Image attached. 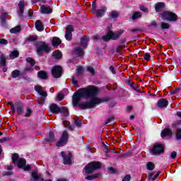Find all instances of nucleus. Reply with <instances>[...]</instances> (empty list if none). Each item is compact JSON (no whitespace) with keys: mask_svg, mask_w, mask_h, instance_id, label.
<instances>
[{"mask_svg":"<svg viewBox=\"0 0 181 181\" xmlns=\"http://www.w3.org/2000/svg\"><path fill=\"white\" fill-rule=\"evenodd\" d=\"M26 62L29 63L31 66V67H33L35 64H36V62H35V59L33 58L28 57L26 59Z\"/></svg>","mask_w":181,"mask_h":181,"instance_id":"obj_37","label":"nucleus"},{"mask_svg":"<svg viewBox=\"0 0 181 181\" xmlns=\"http://www.w3.org/2000/svg\"><path fill=\"white\" fill-rule=\"evenodd\" d=\"M88 42H90V38L86 35L81 38V45L83 47H87L88 46Z\"/></svg>","mask_w":181,"mask_h":181,"instance_id":"obj_22","label":"nucleus"},{"mask_svg":"<svg viewBox=\"0 0 181 181\" xmlns=\"http://www.w3.org/2000/svg\"><path fill=\"white\" fill-rule=\"evenodd\" d=\"M13 163H17V166L19 168H23L26 165V160L25 158H20L18 153L12 154Z\"/></svg>","mask_w":181,"mask_h":181,"instance_id":"obj_6","label":"nucleus"},{"mask_svg":"<svg viewBox=\"0 0 181 181\" xmlns=\"http://www.w3.org/2000/svg\"><path fill=\"white\" fill-rule=\"evenodd\" d=\"M34 88L40 95H42V97H47V92H45L43 87L41 86H35Z\"/></svg>","mask_w":181,"mask_h":181,"instance_id":"obj_18","label":"nucleus"},{"mask_svg":"<svg viewBox=\"0 0 181 181\" xmlns=\"http://www.w3.org/2000/svg\"><path fill=\"white\" fill-rule=\"evenodd\" d=\"M6 66V56H5V54H1L0 56V66Z\"/></svg>","mask_w":181,"mask_h":181,"instance_id":"obj_26","label":"nucleus"},{"mask_svg":"<svg viewBox=\"0 0 181 181\" xmlns=\"http://www.w3.org/2000/svg\"><path fill=\"white\" fill-rule=\"evenodd\" d=\"M165 4L163 2H158L155 4L156 12H162L165 8Z\"/></svg>","mask_w":181,"mask_h":181,"instance_id":"obj_20","label":"nucleus"},{"mask_svg":"<svg viewBox=\"0 0 181 181\" xmlns=\"http://www.w3.org/2000/svg\"><path fill=\"white\" fill-rule=\"evenodd\" d=\"M99 174H95L92 175H88L86 177V180H93V179H97V177H99Z\"/></svg>","mask_w":181,"mask_h":181,"instance_id":"obj_36","label":"nucleus"},{"mask_svg":"<svg viewBox=\"0 0 181 181\" xmlns=\"http://www.w3.org/2000/svg\"><path fill=\"white\" fill-rule=\"evenodd\" d=\"M124 33V30H119V31L114 33L112 31H109L106 35L102 37L104 42H110V40H117L119 39L121 35Z\"/></svg>","mask_w":181,"mask_h":181,"instance_id":"obj_4","label":"nucleus"},{"mask_svg":"<svg viewBox=\"0 0 181 181\" xmlns=\"http://www.w3.org/2000/svg\"><path fill=\"white\" fill-rule=\"evenodd\" d=\"M173 135V132L169 128L164 129L160 134L161 138H165L166 136H172Z\"/></svg>","mask_w":181,"mask_h":181,"instance_id":"obj_19","label":"nucleus"},{"mask_svg":"<svg viewBox=\"0 0 181 181\" xmlns=\"http://www.w3.org/2000/svg\"><path fill=\"white\" fill-rule=\"evenodd\" d=\"M27 40H28V42H36V40H37V37L33 36V35H30L27 38Z\"/></svg>","mask_w":181,"mask_h":181,"instance_id":"obj_42","label":"nucleus"},{"mask_svg":"<svg viewBox=\"0 0 181 181\" xmlns=\"http://www.w3.org/2000/svg\"><path fill=\"white\" fill-rule=\"evenodd\" d=\"M97 8V5L95 4V1H93L92 4V11H94V9Z\"/></svg>","mask_w":181,"mask_h":181,"instance_id":"obj_61","label":"nucleus"},{"mask_svg":"<svg viewBox=\"0 0 181 181\" xmlns=\"http://www.w3.org/2000/svg\"><path fill=\"white\" fill-rule=\"evenodd\" d=\"M75 52L76 54H78V56H80L81 57H83V56H84V51L80 47H77L76 48H75Z\"/></svg>","mask_w":181,"mask_h":181,"instance_id":"obj_27","label":"nucleus"},{"mask_svg":"<svg viewBox=\"0 0 181 181\" xmlns=\"http://www.w3.org/2000/svg\"><path fill=\"white\" fill-rule=\"evenodd\" d=\"M103 164L98 161H93L89 163L85 168L84 172L86 175H90L98 169H100Z\"/></svg>","mask_w":181,"mask_h":181,"instance_id":"obj_3","label":"nucleus"},{"mask_svg":"<svg viewBox=\"0 0 181 181\" xmlns=\"http://www.w3.org/2000/svg\"><path fill=\"white\" fill-rule=\"evenodd\" d=\"M77 73H78V74H83V67L78 66L77 69Z\"/></svg>","mask_w":181,"mask_h":181,"instance_id":"obj_54","label":"nucleus"},{"mask_svg":"<svg viewBox=\"0 0 181 181\" xmlns=\"http://www.w3.org/2000/svg\"><path fill=\"white\" fill-rule=\"evenodd\" d=\"M10 59H13L19 57V52L18 50H13L9 55Z\"/></svg>","mask_w":181,"mask_h":181,"instance_id":"obj_29","label":"nucleus"},{"mask_svg":"<svg viewBox=\"0 0 181 181\" xmlns=\"http://www.w3.org/2000/svg\"><path fill=\"white\" fill-rule=\"evenodd\" d=\"M109 16L113 19H115V18H118V16H119V13L115 11H112L110 12Z\"/></svg>","mask_w":181,"mask_h":181,"instance_id":"obj_35","label":"nucleus"},{"mask_svg":"<svg viewBox=\"0 0 181 181\" xmlns=\"http://www.w3.org/2000/svg\"><path fill=\"white\" fill-rule=\"evenodd\" d=\"M57 98H58L59 101H62L63 100V94L59 93L57 95Z\"/></svg>","mask_w":181,"mask_h":181,"instance_id":"obj_59","label":"nucleus"},{"mask_svg":"<svg viewBox=\"0 0 181 181\" xmlns=\"http://www.w3.org/2000/svg\"><path fill=\"white\" fill-rule=\"evenodd\" d=\"M46 140H47V142H48L49 144H52V142L54 141V133H53V132H49V136L46 139Z\"/></svg>","mask_w":181,"mask_h":181,"instance_id":"obj_25","label":"nucleus"},{"mask_svg":"<svg viewBox=\"0 0 181 181\" xmlns=\"http://www.w3.org/2000/svg\"><path fill=\"white\" fill-rule=\"evenodd\" d=\"M87 71L90 73V74H94L95 73V70L92 66H88Z\"/></svg>","mask_w":181,"mask_h":181,"instance_id":"obj_45","label":"nucleus"},{"mask_svg":"<svg viewBox=\"0 0 181 181\" xmlns=\"http://www.w3.org/2000/svg\"><path fill=\"white\" fill-rule=\"evenodd\" d=\"M144 59L146 62H149L151 60V54L149 53L144 54Z\"/></svg>","mask_w":181,"mask_h":181,"instance_id":"obj_47","label":"nucleus"},{"mask_svg":"<svg viewBox=\"0 0 181 181\" xmlns=\"http://www.w3.org/2000/svg\"><path fill=\"white\" fill-rule=\"evenodd\" d=\"M43 52H45V53H49L50 47H49V45H47L45 42L42 41L37 45V53L39 56H41Z\"/></svg>","mask_w":181,"mask_h":181,"instance_id":"obj_5","label":"nucleus"},{"mask_svg":"<svg viewBox=\"0 0 181 181\" xmlns=\"http://www.w3.org/2000/svg\"><path fill=\"white\" fill-rule=\"evenodd\" d=\"M99 91L100 89L95 86H88L86 88H81L72 97L74 107L78 105L81 110H89L101 104L103 100L97 98Z\"/></svg>","mask_w":181,"mask_h":181,"instance_id":"obj_1","label":"nucleus"},{"mask_svg":"<svg viewBox=\"0 0 181 181\" xmlns=\"http://www.w3.org/2000/svg\"><path fill=\"white\" fill-rule=\"evenodd\" d=\"M129 180H131L130 175H127L126 176H124V177L122 180V181H129Z\"/></svg>","mask_w":181,"mask_h":181,"instance_id":"obj_50","label":"nucleus"},{"mask_svg":"<svg viewBox=\"0 0 181 181\" xmlns=\"http://www.w3.org/2000/svg\"><path fill=\"white\" fill-rule=\"evenodd\" d=\"M16 110L18 115H22V114H23V107H22V105H18Z\"/></svg>","mask_w":181,"mask_h":181,"instance_id":"obj_38","label":"nucleus"},{"mask_svg":"<svg viewBox=\"0 0 181 181\" xmlns=\"http://www.w3.org/2000/svg\"><path fill=\"white\" fill-rule=\"evenodd\" d=\"M169 105V102L165 98L160 99L157 103V107L158 108H166Z\"/></svg>","mask_w":181,"mask_h":181,"instance_id":"obj_15","label":"nucleus"},{"mask_svg":"<svg viewBox=\"0 0 181 181\" xmlns=\"http://www.w3.org/2000/svg\"><path fill=\"white\" fill-rule=\"evenodd\" d=\"M0 45H8V41L4 38H0Z\"/></svg>","mask_w":181,"mask_h":181,"instance_id":"obj_48","label":"nucleus"},{"mask_svg":"<svg viewBox=\"0 0 181 181\" xmlns=\"http://www.w3.org/2000/svg\"><path fill=\"white\" fill-rule=\"evenodd\" d=\"M147 169L148 170H153L155 169V164L152 162L147 163Z\"/></svg>","mask_w":181,"mask_h":181,"instance_id":"obj_40","label":"nucleus"},{"mask_svg":"<svg viewBox=\"0 0 181 181\" xmlns=\"http://www.w3.org/2000/svg\"><path fill=\"white\" fill-rule=\"evenodd\" d=\"M6 18H8V13H3L1 16V25H4L6 23Z\"/></svg>","mask_w":181,"mask_h":181,"instance_id":"obj_31","label":"nucleus"},{"mask_svg":"<svg viewBox=\"0 0 181 181\" xmlns=\"http://www.w3.org/2000/svg\"><path fill=\"white\" fill-rule=\"evenodd\" d=\"M0 67L2 69L4 73H6L8 71V66H6V64L5 66H1Z\"/></svg>","mask_w":181,"mask_h":181,"instance_id":"obj_55","label":"nucleus"},{"mask_svg":"<svg viewBox=\"0 0 181 181\" xmlns=\"http://www.w3.org/2000/svg\"><path fill=\"white\" fill-rule=\"evenodd\" d=\"M110 70L112 71V74H116L115 68L113 66H110Z\"/></svg>","mask_w":181,"mask_h":181,"instance_id":"obj_56","label":"nucleus"},{"mask_svg":"<svg viewBox=\"0 0 181 181\" xmlns=\"http://www.w3.org/2000/svg\"><path fill=\"white\" fill-rule=\"evenodd\" d=\"M71 83H72V84H74V86L75 87H77V88L80 87L78 86V82L77 81H76V77H74V76H72V78H71Z\"/></svg>","mask_w":181,"mask_h":181,"instance_id":"obj_43","label":"nucleus"},{"mask_svg":"<svg viewBox=\"0 0 181 181\" xmlns=\"http://www.w3.org/2000/svg\"><path fill=\"white\" fill-rule=\"evenodd\" d=\"M176 156H177V153L176 151H173L170 154L171 159H176Z\"/></svg>","mask_w":181,"mask_h":181,"instance_id":"obj_49","label":"nucleus"},{"mask_svg":"<svg viewBox=\"0 0 181 181\" xmlns=\"http://www.w3.org/2000/svg\"><path fill=\"white\" fill-rule=\"evenodd\" d=\"M160 175V171H158L152 178V180H156L159 175Z\"/></svg>","mask_w":181,"mask_h":181,"instance_id":"obj_52","label":"nucleus"},{"mask_svg":"<svg viewBox=\"0 0 181 181\" xmlns=\"http://www.w3.org/2000/svg\"><path fill=\"white\" fill-rule=\"evenodd\" d=\"M30 115H32V110H30V108H27L25 117L28 118L30 117Z\"/></svg>","mask_w":181,"mask_h":181,"instance_id":"obj_44","label":"nucleus"},{"mask_svg":"<svg viewBox=\"0 0 181 181\" xmlns=\"http://www.w3.org/2000/svg\"><path fill=\"white\" fill-rule=\"evenodd\" d=\"M163 21H170V22H175L177 20V16H176L172 11H164L162 14Z\"/></svg>","mask_w":181,"mask_h":181,"instance_id":"obj_7","label":"nucleus"},{"mask_svg":"<svg viewBox=\"0 0 181 181\" xmlns=\"http://www.w3.org/2000/svg\"><path fill=\"white\" fill-rule=\"evenodd\" d=\"M108 170L110 172V173H115V170L113 168H109Z\"/></svg>","mask_w":181,"mask_h":181,"instance_id":"obj_63","label":"nucleus"},{"mask_svg":"<svg viewBox=\"0 0 181 181\" xmlns=\"http://www.w3.org/2000/svg\"><path fill=\"white\" fill-rule=\"evenodd\" d=\"M160 28L163 30L165 29H169V28H170V25L168 23L162 22L160 23Z\"/></svg>","mask_w":181,"mask_h":181,"instance_id":"obj_41","label":"nucleus"},{"mask_svg":"<svg viewBox=\"0 0 181 181\" xmlns=\"http://www.w3.org/2000/svg\"><path fill=\"white\" fill-rule=\"evenodd\" d=\"M31 179L35 181H52V180H43V175L39 173L37 171H33L31 173Z\"/></svg>","mask_w":181,"mask_h":181,"instance_id":"obj_13","label":"nucleus"},{"mask_svg":"<svg viewBox=\"0 0 181 181\" xmlns=\"http://www.w3.org/2000/svg\"><path fill=\"white\" fill-rule=\"evenodd\" d=\"M52 56L55 57V59H62L63 54H62V52L57 50V51L53 52Z\"/></svg>","mask_w":181,"mask_h":181,"instance_id":"obj_30","label":"nucleus"},{"mask_svg":"<svg viewBox=\"0 0 181 181\" xmlns=\"http://www.w3.org/2000/svg\"><path fill=\"white\" fill-rule=\"evenodd\" d=\"M180 90V88H176L174 90L171 92V94H176L177 91Z\"/></svg>","mask_w":181,"mask_h":181,"instance_id":"obj_62","label":"nucleus"},{"mask_svg":"<svg viewBox=\"0 0 181 181\" xmlns=\"http://www.w3.org/2000/svg\"><path fill=\"white\" fill-rule=\"evenodd\" d=\"M156 25V22L155 21L151 22V26H153V28H157Z\"/></svg>","mask_w":181,"mask_h":181,"instance_id":"obj_64","label":"nucleus"},{"mask_svg":"<svg viewBox=\"0 0 181 181\" xmlns=\"http://www.w3.org/2000/svg\"><path fill=\"white\" fill-rule=\"evenodd\" d=\"M40 11H41V13H44V14H49V13H52V12H53V9L50 8L49 6L47 5H42L40 7Z\"/></svg>","mask_w":181,"mask_h":181,"instance_id":"obj_17","label":"nucleus"},{"mask_svg":"<svg viewBox=\"0 0 181 181\" xmlns=\"http://www.w3.org/2000/svg\"><path fill=\"white\" fill-rule=\"evenodd\" d=\"M141 16H142V14H141V13L139 11H136L133 13L132 19H133V21H135V19H139Z\"/></svg>","mask_w":181,"mask_h":181,"instance_id":"obj_34","label":"nucleus"},{"mask_svg":"<svg viewBox=\"0 0 181 181\" xmlns=\"http://www.w3.org/2000/svg\"><path fill=\"white\" fill-rule=\"evenodd\" d=\"M140 9L143 11V12H148V8L144 6H140Z\"/></svg>","mask_w":181,"mask_h":181,"instance_id":"obj_57","label":"nucleus"},{"mask_svg":"<svg viewBox=\"0 0 181 181\" xmlns=\"http://www.w3.org/2000/svg\"><path fill=\"white\" fill-rule=\"evenodd\" d=\"M75 125L78 127H81V121L80 120H75Z\"/></svg>","mask_w":181,"mask_h":181,"instance_id":"obj_53","label":"nucleus"},{"mask_svg":"<svg viewBox=\"0 0 181 181\" xmlns=\"http://www.w3.org/2000/svg\"><path fill=\"white\" fill-rule=\"evenodd\" d=\"M74 30V28L73 25H69L66 26V29L65 31V39L70 42L71 39H73V31Z\"/></svg>","mask_w":181,"mask_h":181,"instance_id":"obj_10","label":"nucleus"},{"mask_svg":"<svg viewBox=\"0 0 181 181\" xmlns=\"http://www.w3.org/2000/svg\"><path fill=\"white\" fill-rule=\"evenodd\" d=\"M35 28L38 32H43V30H45V26L43 23H42V21L38 20L35 22Z\"/></svg>","mask_w":181,"mask_h":181,"instance_id":"obj_21","label":"nucleus"},{"mask_svg":"<svg viewBox=\"0 0 181 181\" xmlns=\"http://www.w3.org/2000/svg\"><path fill=\"white\" fill-rule=\"evenodd\" d=\"M60 155L63 158L64 165H71V153H65L64 151H62Z\"/></svg>","mask_w":181,"mask_h":181,"instance_id":"obj_11","label":"nucleus"},{"mask_svg":"<svg viewBox=\"0 0 181 181\" xmlns=\"http://www.w3.org/2000/svg\"><path fill=\"white\" fill-rule=\"evenodd\" d=\"M175 139L176 141H181V129L178 128L175 131Z\"/></svg>","mask_w":181,"mask_h":181,"instance_id":"obj_32","label":"nucleus"},{"mask_svg":"<svg viewBox=\"0 0 181 181\" xmlns=\"http://www.w3.org/2000/svg\"><path fill=\"white\" fill-rule=\"evenodd\" d=\"M52 46H59V45L62 44V40L57 37H54L52 38Z\"/></svg>","mask_w":181,"mask_h":181,"instance_id":"obj_24","label":"nucleus"},{"mask_svg":"<svg viewBox=\"0 0 181 181\" xmlns=\"http://www.w3.org/2000/svg\"><path fill=\"white\" fill-rule=\"evenodd\" d=\"M24 71H33V69L30 66H27L25 68Z\"/></svg>","mask_w":181,"mask_h":181,"instance_id":"obj_58","label":"nucleus"},{"mask_svg":"<svg viewBox=\"0 0 181 181\" xmlns=\"http://www.w3.org/2000/svg\"><path fill=\"white\" fill-rule=\"evenodd\" d=\"M37 103L40 105H43V104H45V100H37Z\"/></svg>","mask_w":181,"mask_h":181,"instance_id":"obj_60","label":"nucleus"},{"mask_svg":"<svg viewBox=\"0 0 181 181\" xmlns=\"http://www.w3.org/2000/svg\"><path fill=\"white\" fill-rule=\"evenodd\" d=\"M64 125L65 128H68V129H70L71 131L74 129V127L71 126L68 121H64Z\"/></svg>","mask_w":181,"mask_h":181,"instance_id":"obj_39","label":"nucleus"},{"mask_svg":"<svg viewBox=\"0 0 181 181\" xmlns=\"http://www.w3.org/2000/svg\"><path fill=\"white\" fill-rule=\"evenodd\" d=\"M21 30H22L21 25H17V26L11 28L10 30V33H13V34L19 33V32H21Z\"/></svg>","mask_w":181,"mask_h":181,"instance_id":"obj_28","label":"nucleus"},{"mask_svg":"<svg viewBox=\"0 0 181 181\" xmlns=\"http://www.w3.org/2000/svg\"><path fill=\"white\" fill-rule=\"evenodd\" d=\"M112 121H114V117H110L107 118L105 121V125H108V124H110V122H112Z\"/></svg>","mask_w":181,"mask_h":181,"instance_id":"obj_46","label":"nucleus"},{"mask_svg":"<svg viewBox=\"0 0 181 181\" xmlns=\"http://www.w3.org/2000/svg\"><path fill=\"white\" fill-rule=\"evenodd\" d=\"M93 13H94L97 18H101L103 15L107 12V6H103L100 9H94L92 11Z\"/></svg>","mask_w":181,"mask_h":181,"instance_id":"obj_14","label":"nucleus"},{"mask_svg":"<svg viewBox=\"0 0 181 181\" xmlns=\"http://www.w3.org/2000/svg\"><path fill=\"white\" fill-rule=\"evenodd\" d=\"M18 8V15L21 18L22 17V15H23V12H25V1L21 0L19 1Z\"/></svg>","mask_w":181,"mask_h":181,"instance_id":"obj_16","label":"nucleus"},{"mask_svg":"<svg viewBox=\"0 0 181 181\" xmlns=\"http://www.w3.org/2000/svg\"><path fill=\"white\" fill-rule=\"evenodd\" d=\"M49 111L52 114H59V112H62L63 117H68L69 115V109L66 107H59L54 103L49 105Z\"/></svg>","mask_w":181,"mask_h":181,"instance_id":"obj_2","label":"nucleus"},{"mask_svg":"<svg viewBox=\"0 0 181 181\" xmlns=\"http://www.w3.org/2000/svg\"><path fill=\"white\" fill-rule=\"evenodd\" d=\"M165 151V147L161 144H156L153 146V149L151 150V152L153 155H160V153H163Z\"/></svg>","mask_w":181,"mask_h":181,"instance_id":"obj_8","label":"nucleus"},{"mask_svg":"<svg viewBox=\"0 0 181 181\" xmlns=\"http://www.w3.org/2000/svg\"><path fill=\"white\" fill-rule=\"evenodd\" d=\"M21 76V71L16 69L11 72V77L13 78H16V77H19Z\"/></svg>","mask_w":181,"mask_h":181,"instance_id":"obj_33","label":"nucleus"},{"mask_svg":"<svg viewBox=\"0 0 181 181\" xmlns=\"http://www.w3.org/2000/svg\"><path fill=\"white\" fill-rule=\"evenodd\" d=\"M62 66H55L52 68V74L54 78H60L62 77Z\"/></svg>","mask_w":181,"mask_h":181,"instance_id":"obj_12","label":"nucleus"},{"mask_svg":"<svg viewBox=\"0 0 181 181\" xmlns=\"http://www.w3.org/2000/svg\"><path fill=\"white\" fill-rule=\"evenodd\" d=\"M68 141H69V133H67V132L65 131L62 133L61 139L57 144V146L58 147L64 146V145L67 144Z\"/></svg>","mask_w":181,"mask_h":181,"instance_id":"obj_9","label":"nucleus"},{"mask_svg":"<svg viewBox=\"0 0 181 181\" xmlns=\"http://www.w3.org/2000/svg\"><path fill=\"white\" fill-rule=\"evenodd\" d=\"M37 76L42 80H47V74L45 71H40L37 72Z\"/></svg>","mask_w":181,"mask_h":181,"instance_id":"obj_23","label":"nucleus"},{"mask_svg":"<svg viewBox=\"0 0 181 181\" xmlns=\"http://www.w3.org/2000/svg\"><path fill=\"white\" fill-rule=\"evenodd\" d=\"M6 141H9V137H4L2 139H0V144L6 142Z\"/></svg>","mask_w":181,"mask_h":181,"instance_id":"obj_51","label":"nucleus"}]
</instances>
